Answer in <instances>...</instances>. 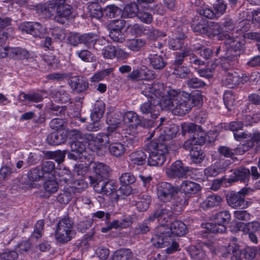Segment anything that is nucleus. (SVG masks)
Listing matches in <instances>:
<instances>
[{
  "label": "nucleus",
  "instance_id": "16",
  "mask_svg": "<svg viewBox=\"0 0 260 260\" xmlns=\"http://www.w3.org/2000/svg\"><path fill=\"white\" fill-rule=\"evenodd\" d=\"M249 189L243 188L237 192H231L226 196L228 205L233 208L245 209L248 207L251 202L245 200V196L248 194Z\"/></svg>",
  "mask_w": 260,
  "mask_h": 260
},
{
  "label": "nucleus",
  "instance_id": "30",
  "mask_svg": "<svg viewBox=\"0 0 260 260\" xmlns=\"http://www.w3.org/2000/svg\"><path fill=\"white\" fill-rule=\"evenodd\" d=\"M222 201V198L220 196L213 194L208 196L201 203V206L204 209L212 208L219 205Z\"/></svg>",
  "mask_w": 260,
  "mask_h": 260
},
{
  "label": "nucleus",
  "instance_id": "31",
  "mask_svg": "<svg viewBox=\"0 0 260 260\" xmlns=\"http://www.w3.org/2000/svg\"><path fill=\"white\" fill-rule=\"evenodd\" d=\"M125 124L132 127H136L141 123L138 115L133 111H127L123 116Z\"/></svg>",
  "mask_w": 260,
  "mask_h": 260
},
{
  "label": "nucleus",
  "instance_id": "64",
  "mask_svg": "<svg viewBox=\"0 0 260 260\" xmlns=\"http://www.w3.org/2000/svg\"><path fill=\"white\" fill-rule=\"evenodd\" d=\"M40 169L45 176V175H48L52 173L55 169V165L52 161H45L43 162Z\"/></svg>",
  "mask_w": 260,
  "mask_h": 260
},
{
  "label": "nucleus",
  "instance_id": "33",
  "mask_svg": "<svg viewBox=\"0 0 260 260\" xmlns=\"http://www.w3.org/2000/svg\"><path fill=\"white\" fill-rule=\"evenodd\" d=\"M54 176H58V180L61 183L63 182L69 185L72 180V176L70 171L67 168H59L55 170Z\"/></svg>",
  "mask_w": 260,
  "mask_h": 260
},
{
  "label": "nucleus",
  "instance_id": "42",
  "mask_svg": "<svg viewBox=\"0 0 260 260\" xmlns=\"http://www.w3.org/2000/svg\"><path fill=\"white\" fill-rule=\"evenodd\" d=\"M146 44L145 40L141 39L128 40L126 42V46L130 50L138 51Z\"/></svg>",
  "mask_w": 260,
  "mask_h": 260
},
{
  "label": "nucleus",
  "instance_id": "21",
  "mask_svg": "<svg viewBox=\"0 0 260 260\" xmlns=\"http://www.w3.org/2000/svg\"><path fill=\"white\" fill-rule=\"evenodd\" d=\"M117 188L116 183L111 181H106L105 180H99L93 185V188L96 192L107 196L114 195Z\"/></svg>",
  "mask_w": 260,
  "mask_h": 260
},
{
  "label": "nucleus",
  "instance_id": "51",
  "mask_svg": "<svg viewBox=\"0 0 260 260\" xmlns=\"http://www.w3.org/2000/svg\"><path fill=\"white\" fill-rule=\"evenodd\" d=\"M150 202V197L146 195H142L136 202V206L139 211H144L148 208Z\"/></svg>",
  "mask_w": 260,
  "mask_h": 260
},
{
  "label": "nucleus",
  "instance_id": "32",
  "mask_svg": "<svg viewBox=\"0 0 260 260\" xmlns=\"http://www.w3.org/2000/svg\"><path fill=\"white\" fill-rule=\"evenodd\" d=\"M178 131L177 125H168L164 127V129L159 135V140L165 141L173 138Z\"/></svg>",
  "mask_w": 260,
  "mask_h": 260
},
{
  "label": "nucleus",
  "instance_id": "55",
  "mask_svg": "<svg viewBox=\"0 0 260 260\" xmlns=\"http://www.w3.org/2000/svg\"><path fill=\"white\" fill-rule=\"evenodd\" d=\"M213 7L216 16L218 17L224 13L226 9V5L223 1L218 0L214 4Z\"/></svg>",
  "mask_w": 260,
  "mask_h": 260
},
{
  "label": "nucleus",
  "instance_id": "23",
  "mask_svg": "<svg viewBox=\"0 0 260 260\" xmlns=\"http://www.w3.org/2000/svg\"><path fill=\"white\" fill-rule=\"evenodd\" d=\"M249 77L245 74L240 77L239 74L235 72H229L226 73L223 79V83L230 88L244 83L248 81Z\"/></svg>",
  "mask_w": 260,
  "mask_h": 260
},
{
  "label": "nucleus",
  "instance_id": "53",
  "mask_svg": "<svg viewBox=\"0 0 260 260\" xmlns=\"http://www.w3.org/2000/svg\"><path fill=\"white\" fill-rule=\"evenodd\" d=\"M141 72L142 75V79L143 80H145V82H143V83L141 85L146 83L151 84L152 87H153L155 84H159V83L153 84L149 81L155 78V75L152 71L150 70L147 68H145L141 69Z\"/></svg>",
  "mask_w": 260,
  "mask_h": 260
},
{
  "label": "nucleus",
  "instance_id": "7",
  "mask_svg": "<svg viewBox=\"0 0 260 260\" xmlns=\"http://www.w3.org/2000/svg\"><path fill=\"white\" fill-rule=\"evenodd\" d=\"M119 128L114 129L108 147L110 153L117 157L123 155L126 151V147L132 146L134 140L132 137L123 136L120 134Z\"/></svg>",
  "mask_w": 260,
  "mask_h": 260
},
{
  "label": "nucleus",
  "instance_id": "41",
  "mask_svg": "<svg viewBox=\"0 0 260 260\" xmlns=\"http://www.w3.org/2000/svg\"><path fill=\"white\" fill-rule=\"evenodd\" d=\"M69 185H70L69 187L74 193L80 192L87 187V184L81 179L73 181L72 179V180L70 181Z\"/></svg>",
  "mask_w": 260,
  "mask_h": 260
},
{
  "label": "nucleus",
  "instance_id": "29",
  "mask_svg": "<svg viewBox=\"0 0 260 260\" xmlns=\"http://www.w3.org/2000/svg\"><path fill=\"white\" fill-rule=\"evenodd\" d=\"M180 190L185 194H193L201 190L200 185L190 181H185L180 185Z\"/></svg>",
  "mask_w": 260,
  "mask_h": 260
},
{
  "label": "nucleus",
  "instance_id": "24",
  "mask_svg": "<svg viewBox=\"0 0 260 260\" xmlns=\"http://www.w3.org/2000/svg\"><path fill=\"white\" fill-rule=\"evenodd\" d=\"M93 171L95 174V178L92 176L88 177L91 184H94L99 180H105L108 177L110 169L109 167L102 162H95L92 166Z\"/></svg>",
  "mask_w": 260,
  "mask_h": 260
},
{
  "label": "nucleus",
  "instance_id": "4",
  "mask_svg": "<svg viewBox=\"0 0 260 260\" xmlns=\"http://www.w3.org/2000/svg\"><path fill=\"white\" fill-rule=\"evenodd\" d=\"M109 126L107 128V133H98L94 135L91 133L85 134V139L88 144L89 148L100 154H103L107 151V145L110 141L111 136L114 129L117 127H122L123 124L119 121L108 120Z\"/></svg>",
  "mask_w": 260,
  "mask_h": 260
},
{
  "label": "nucleus",
  "instance_id": "60",
  "mask_svg": "<svg viewBox=\"0 0 260 260\" xmlns=\"http://www.w3.org/2000/svg\"><path fill=\"white\" fill-rule=\"evenodd\" d=\"M50 31H51V34L55 39L62 41L66 38V32L62 28L55 27L54 28L50 29Z\"/></svg>",
  "mask_w": 260,
  "mask_h": 260
},
{
  "label": "nucleus",
  "instance_id": "5",
  "mask_svg": "<svg viewBox=\"0 0 260 260\" xmlns=\"http://www.w3.org/2000/svg\"><path fill=\"white\" fill-rule=\"evenodd\" d=\"M60 4H63L64 0H59ZM72 7L69 5H60L56 7L53 5H50L47 8L46 5L40 4L37 6V11L38 13L43 15L45 17H50L56 12L54 20L61 24L69 18L71 14Z\"/></svg>",
  "mask_w": 260,
  "mask_h": 260
},
{
  "label": "nucleus",
  "instance_id": "3",
  "mask_svg": "<svg viewBox=\"0 0 260 260\" xmlns=\"http://www.w3.org/2000/svg\"><path fill=\"white\" fill-rule=\"evenodd\" d=\"M152 87L154 95L159 108L164 110H169L175 115L182 114L175 113L178 105L182 103L180 100L181 92L173 89H165L162 84H155Z\"/></svg>",
  "mask_w": 260,
  "mask_h": 260
},
{
  "label": "nucleus",
  "instance_id": "6",
  "mask_svg": "<svg viewBox=\"0 0 260 260\" xmlns=\"http://www.w3.org/2000/svg\"><path fill=\"white\" fill-rule=\"evenodd\" d=\"M186 204H187V201L186 199L179 198V204L172 205L167 204L162 209L156 211L153 215L150 216L148 221H154L156 219L159 223L158 226L163 225L168 226L169 225L168 222L173 213L181 212L183 207Z\"/></svg>",
  "mask_w": 260,
  "mask_h": 260
},
{
  "label": "nucleus",
  "instance_id": "43",
  "mask_svg": "<svg viewBox=\"0 0 260 260\" xmlns=\"http://www.w3.org/2000/svg\"><path fill=\"white\" fill-rule=\"evenodd\" d=\"M70 84L72 89L78 92L85 90L88 86L86 82L80 81L76 77H73L70 79Z\"/></svg>",
  "mask_w": 260,
  "mask_h": 260
},
{
  "label": "nucleus",
  "instance_id": "59",
  "mask_svg": "<svg viewBox=\"0 0 260 260\" xmlns=\"http://www.w3.org/2000/svg\"><path fill=\"white\" fill-rule=\"evenodd\" d=\"M104 12L107 16L112 18L120 14V10L114 5H109L105 8Z\"/></svg>",
  "mask_w": 260,
  "mask_h": 260
},
{
  "label": "nucleus",
  "instance_id": "19",
  "mask_svg": "<svg viewBox=\"0 0 260 260\" xmlns=\"http://www.w3.org/2000/svg\"><path fill=\"white\" fill-rule=\"evenodd\" d=\"M19 28L22 32H25L37 37H41L47 32L46 27L40 23L35 22L22 23L19 25Z\"/></svg>",
  "mask_w": 260,
  "mask_h": 260
},
{
  "label": "nucleus",
  "instance_id": "56",
  "mask_svg": "<svg viewBox=\"0 0 260 260\" xmlns=\"http://www.w3.org/2000/svg\"><path fill=\"white\" fill-rule=\"evenodd\" d=\"M116 47L109 45L102 50L103 57L106 59H112L115 57Z\"/></svg>",
  "mask_w": 260,
  "mask_h": 260
},
{
  "label": "nucleus",
  "instance_id": "34",
  "mask_svg": "<svg viewBox=\"0 0 260 260\" xmlns=\"http://www.w3.org/2000/svg\"><path fill=\"white\" fill-rule=\"evenodd\" d=\"M44 92L43 91L38 92H31L25 93L21 92L19 97L22 101H27L29 102L38 103L43 100Z\"/></svg>",
  "mask_w": 260,
  "mask_h": 260
},
{
  "label": "nucleus",
  "instance_id": "38",
  "mask_svg": "<svg viewBox=\"0 0 260 260\" xmlns=\"http://www.w3.org/2000/svg\"><path fill=\"white\" fill-rule=\"evenodd\" d=\"M146 155L142 150L136 151L129 155V159L132 163L137 165H143L146 162Z\"/></svg>",
  "mask_w": 260,
  "mask_h": 260
},
{
  "label": "nucleus",
  "instance_id": "58",
  "mask_svg": "<svg viewBox=\"0 0 260 260\" xmlns=\"http://www.w3.org/2000/svg\"><path fill=\"white\" fill-rule=\"evenodd\" d=\"M45 177L43 172L39 168H36L30 171L28 174V178L31 181H38L42 177Z\"/></svg>",
  "mask_w": 260,
  "mask_h": 260
},
{
  "label": "nucleus",
  "instance_id": "17",
  "mask_svg": "<svg viewBox=\"0 0 260 260\" xmlns=\"http://www.w3.org/2000/svg\"><path fill=\"white\" fill-rule=\"evenodd\" d=\"M235 232L242 231L249 235V238L251 242L256 244L258 243L257 236L260 233V223L257 221H253L244 223L239 222L236 223V229H232Z\"/></svg>",
  "mask_w": 260,
  "mask_h": 260
},
{
  "label": "nucleus",
  "instance_id": "2",
  "mask_svg": "<svg viewBox=\"0 0 260 260\" xmlns=\"http://www.w3.org/2000/svg\"><path fill=\"white\" fill-rule=\"evenodd\" d=\"M182 133L188 132L189 139L183 144V147L190 150L191 160L196 164L201 163L205 155L200 148L201 145L207 140L206 134L202 131L200 126L192 123H184L181 125Z\"/></svg>",
  "mask_w": 260,
  "mask_h": 260
},
{
  "label": "nucleus",
  "instance_id": "46",
  "mask_svg": "<svg viewBox=\"0 0 260 260\" xmlns=\"http://www.w3.org/2000/svg\"><path fill=\"white\" fill-rule=\"evenodd\" d=\"M90 16L100 19L103 16V13L101 7L95 3L90 4L88 7Z\"/></svg>",
  "mask_w": 260,
  "mask_h": 260
},
{
  "label": "nucleus",
  "instance_id": "26",
  "mask_svg": "<svg viewBox=\"0 0 260 260\" xmlns=\"http://www.w3.org/2000/svg\"><path fill=\"white\" fill-rule=\"evenodd\" d=\"M229 163L226 161L221 160L216 162L204 170L205 175L207 177H214L218 174L224 171Z\"/></svg>",
  "mask_w": 260,
  "mask_h": 260
},
{
  "label": "nucleus",
  "instance_id": "36",
  "mask_svg": "<svg viewBox=\"0 0 260 260\" xmlns=\"http://www.w3.org/2000/svg\"><path fill=\"white\" fill-rule=\"evenodd\" d=\"M119 180L121 184L123 186H125V187L127 188L126 192L125 194H129L131 191V187L129 186V185L135 182V177L130 173H124L121 174L119 178Z\"/></svg>",
  "mask_w": 260,
  "mask_h": 260
},
{
  "label": "nucleus",
  "instance_id": "54",
  "mask_svg": "<svg viewBox=\"0 0 260 260\" xmlns=\"http://www.w3.org/2000/svg\"><path fill=\"white\" fill-rule=\"evenodd\" d=\"M224 103L229 110H231V107L234 105L235 102V96L231 90L226 91L223 97Z\"/></svg>",
  "mask_w": 260,
  "mask_h": 260
},
{
  "label": "nucleus",
  "instance_id": "63",
  "mask_svg": "<svg viewBox=\"0 0 260 260\" xmlns=\"http://www.w3.org/2000/svg\"><path fill=\"white\" fill-rule=\"evenodd\" d=\"M187 86L191 88L202 87L205 86V83L196 77H192L187 80Z\"/></svg>",
  "mask_w": 260,
  "mask_h": 260
},
{
  "label": "nucleus",
  "instance_id": "40",
  "mask_svg": "<svg viewBox=\"0 0 260 260\" xmlns=\"http://www.w3.org/2000/svg\"><path fill=\"white\" fill-rule=\"evenodd\" d=\"M96 36L92 34H84L79 38L80 43L84 44L88 48L94 47L96 40Z\"/></svg>",
  "mask_w": 260,
  "mask_h": 260
},
{
  "label": "nucleus",
  "instance_id": "49",
  "mask_svg": "<svg viewBox=\"0 0 260 260\" xmlns=\"http://www.w3.org/2000/svg\"><path fill=\"white\" fill-rule=\"evenodd\" d=\"M82 60L92 62L95 61V57L92 53L86 49L78 50L75 53Z\"/></svg>",
  "mask_w": 260,
  "mask_h": 260
},
{
  "label": "nucleus",
  "instance_id": "57",
  "mask_svg": "<svg viewBox=\"0 0 260 260\" xmlns=\"http://www.w3.org/2000/svg\"><path fill=\"white\" fill-rule=\"evenodd\" d=\"M183 41L181 38L172 37L168 42V45L173 50H177L182 47Z\"/></svg>",
  "mask_w": 260,
  "mask_h": 260
},
{
  "label": "nucleus",
  "instance_id": "45",
  "mask_svg": "<svg viewBox=\"0 0 260 260\" xmlns=\"http://www.w3.org/2000/svg\"><path fill=\"white\" fill-rule=\"evenodd\" d=\"M73 192L69 187H64L63 190L57 197V201L62 204H68L72 199Z\"/></svg>",
  "mask_w": 260,
  "mask_h": 260
},
{
  "label": "nucleus",
  "instance_id": "50",
  "mask_svg": "<svg viewBox=\"0 0 260 260\" xmlns=\"http://www.w3.org/2000/svg\"><path fill=\"white\" fill-rule=\"evenodd\" d=\"M11 57L16 59H25L29 56L28 52L24 49L20 48H12L10 50Z\"/></svg>",
  "mask_w": 260,
  "mask_h": 260
},
{
  "label": "nucleus",
  "instance_id": "9",
  "mask_svg": "<svg viewBox=\"0 0 260 260\" xmlns=\"http://www.w3.org/2000/svg\"><path fill=\"white\" fill-rule=\"evenodd\" d=\"M147 151L149 153V166H158L164 164L166 160V155L168 151L165 144L153 140L148 145Z\"/></svg>",
  "mask_w": 260,
  "mask_h": 260
},
{
  "label": "nucleus",
  "instance_id": "37",
  "mask_svg": "<svg viewBox=\"0 0 260 260\" xmlns=\"http://www.w3.org/2000/svg\"><path fill=\"white\" fill-rule=\"evenodd\" d=\"M148 60L150 65L155 69H161L166 66V62L161 55L150 54L148 56Z\"/></svg>",
  "mask_w": 260,
  "mask_h": 260
},
{
  "label": "nucleus",
  "instance_id": "61",
  "mask_svg": "<svg viewBox=\"0 0 260 260\" xmlns=\"http://www.w3.org/2000/svg\"><path fill=\"white\" fill-rule=\"evenodd\" d=\"M17 256L16 251L6 250L0 254V260H16Z\"/></svg>",
  "mask_w": 260,
  "mask_h": 260
},
{
  "label": "nucleus",
  "instance_id": "13",
  "mask_svg": "<svg viewBox=\"0 0 260 260\" xmlns=\"http://www.w3.org/2000/svg\"><path fill=\"white\" fill-rule=\"evenodd\" d=\"M72 133L75 140L70 144L72 152L68 155V158L74 160L82 159L83 157L85 158L86 153L84 143H87V141L85 139V135L83 136L79 131L76 129L73 130Z\"/></svg>",
  "mask_w": 260,
  "mask_h": 260
},
{
  "label": "nucleus",
  "instance_id": "18",
  "mask_svg": "<svg viewBox=\"0 0 260 260\" xmlns=\"http://www.w3.org/2000/svg\"><path fill=\"white\" fill-rule=\"evenodd\" d=\"M191 54V51L188 50L187 52L184 51L182 54L176 56L173 64V74L176 77L185 78L190 74L189 69L186 66H182V62L185 56L190 55Z\"/></svg>",
  "mask_w": 260,
  "mask_h": 260
},
{
  "label": "nucleus",
  "instance_id": "10",
  "mask_svg": "<svg viewBox=\"0 0 260 260\" xmlns=\"http://www.w3.org/2000/svg\"><path fill=\"white\" fill-rule=\"evenodd\" d=\"M75 234L73 221L71 218L65 217L58 221L54 236L58 242L64 243L71 240Z\"/></svg>",
  "mask_w": 260,
  "mask_h": 260
},
{
  "label": "nucleus",
  "instance_id": "44",
  "mask_svg": "<svg viewBox=\"0 0 260 260\" xmlns=\"http://www.w3.org/2000/svg\"><path fill=\"white\" fill-rule=\"evenodd\" d=\"M138 12V6L135 3H131L125 7L122 13V16L124 18H133L137 17Z\"/></svg>",
  "mask_w": 260,
  "mask_h": 260
},
{
  "label": "nucleus",
  "instance_id": "52",
  "mask_svg": "<svg viewBox=\"0 0 260 260\" xmlns=\"http://www.w3.org/2000/svg\"><path fill=\"white\" fill-rule=\"evenodd\" d=\"M127 31L133 35L146 34V29L144 26L138 24H130L127 27Z\"/></svg>",
  "mask_w": 260,
  "mask_h": 260
},
{
  "label": "nucleus",
  "instance_id": "14",
  "mask_svg": "<svg viewBox=\"0 0 260 260\" xmlns=\"http://www.w3.org/2000/svg\"><path fill=\"white\" fill-rule=\"evenodd\" d=\"M180 100L181 103L178 105V108L175 110V113L177 112L181 114H185L188 112L193 106L199 105L203 101L202 94L199 91L194 93L191 96L186 92H181Z\"/></svg>",
  "mask_w": 260,
  "mask_h": 260
},
{
  "label": "nucleus",
  "instance_id": "8",
  "mask_svg": "<svg viewBox=\"0 0 260 260\" xmlns=\"http://www.w3.org/2000/svg\"><path fill=\"white\" fill-rule=\"evenodd\" d=\"M142 93L148 97L149 101L142 104L140 106L141 112L145 115H150L155 119L159 114V108L157 104L152 85L147 83H144L140 86Z\"/></svg>",
  "mask_w": 260,
  "mask_h": 260
},
{
  "label": "nucleus",
  "instance_id": "11",
  "mask_svg": "<svg viewBox=\"0 0 260 260\" xmlns=\"http://www.w3.org/2000/svg\"><path fill=\"white\" fill-rule=\"evenodd\" d=\"M231 219V215L229 211H223L217 213L214 217L213 222H207L202 224L205 229V232L222 233L226 231L225 224Z\"/></svg>",
  "mask_w": 260,
  "mask_h": 260
},
{
  "label": "nucleus",
  "instance_id": "22",
  "mask_svg": "<svg viewBox=\"0 0 260 260\" xmlns=\"http://www.w3.org/2000/svg\"><path fill=\"white\" fill-rule=\"evenodd\" d=\"M236 240L233 238L228 246H224L221 249L222 255L226 257L231 255V260H242V252L239 246L235 242Z\"/></svg>",
  "mask_w": 260,
  "mask_h": 260
},
{
  "label": "nucleus",
  "instance_id": "20",
  "mask_svg": "<svg viewBox=\"0 0 260 260\" xmlns=\"http://www.w3.org/2000/svg\"><path fill=\"white\" fill-rule=\"evenodd\" d=\"M233 23L231 19L225 20L222 26L217 23L210 22L208 23L207 36L210 37L215 36L224 32H230L234 29Z\"/></svg>",
  "mask_w": 260,
  "mask_h": 260
},
{
  "label": "nucleus",
  "instance_id": "62",
  "mask_svg": "<svg viewBox=\"0 0 260 260\" xmlns=\"http://www.w3.org/2000/svg\"><path fill=\"white\" fill-rule=\"evenodd\" d=\"M234 216L236 219L243 221L249 220L251 218V215L245 210L234 211Z\"/></svg>",
  "mask_w": 260,
  "mask_h": 260
},
{
  "label": "nucleus",
  "instance_id": "1",
  "mask_svg": "<svg viewBox=\"0 0 260 260\" xmlns=\"http://www.w3.org/2000/svg\"><path fill=\"white\" fill-rule=\"evenodd\" d=\"M187 232V227L183 222L175 220L168 226H157L154 230L152 241L154 246L158 248L169 246L171 242V246L166 249L168 253H171L177 250L178 248V244L173 241V235L182 236Z\"/></svg>",
  "mask_w": 260,
  "mask_h": 260
},
{
  "label": "nucleus",
  "instance_id": "47",
  "mask_svg": "<svg viewBox=\"0 0 260 260\" xmlns=\"http://www.w3.org/2000/svg\"><path fill=\"white\" fill-rule=\"evenodd\" d=\"M132 254L131 251L128 249H120L113 253L112 260H129Z\"/></svg>",
  "mask_w": 260,
  "mask_h": 260
},
{
  "label": "nucleus",
  "instance_id": "39",
  "mask_svg": "<svg viewBox=\"0 0 260 260\" xmlns=\"http://www.w3.org/2000/svg\"><path fill=\"white\" fill-rule=\"evenodd\" d=\"M190 257L195 260H203L205 254L200 245L190 246L188 249Z\"/></svg>",
  "mask_w": 260,
  "mask_h": 260
},
{
  "label": "nucleus",
  "instance_id": "25",
  "mask_svg": "<svg viewBox=\"0 0 260 260\" xmlns=\"http://www.w3.org/2000/svg\"><path fill=\"white\" fill-rule=\"evenodd\" d=\"M43 188L44 197L49 198L56 193L59 189V184L56 176H54L53 178L47 179L43 183Z\"/></svg>",
  "mask_w": 260,
  "mask_h": 260
},
{
  "label": "nucleus",
  "instance_id": "27",
  "mask_svg": "<svg viewBox=\"0 0 260 260\" xmlns=\"http://www.w3.org/2000/svg\"><path fill=\"white\" fill-rule=\"evenodd\" d=\"M188 171V168L183 167L182 162L180 160H177L167 170V173L170 177L182 178Z\"/></svg>",
  "mask_w": 260,
  "mask_h": 260
},
{
  "label": "nucleus",
  "instance_id": "12",
  "mask_svg": "<svg viewBox=\"0 0 260 260\" xmlns=\"http://www.w3.org/2000/svg\"><path fill=\"white\" fill-rule=\"evenodd\" d=\"M157 196L158 199L164 203L170 204H179V199H185L183 195L179 196L174 187L167 182H160L157 185Z\"/></svg>",
  "mask_w": 260,
  "mask_h": 260
},
{
  "label": "nucleus",
  "instance_id": "28",
  "mask_svg": "<svg viewBox=\"0 0 260 260\" xmlns=\"http://www.w3.org/2000/svg\"><path fill=\"white\" fill-rule=\"evenodd\" d=\"M250 176L249 169L241 168L234 171L233 174L231 175L228 179L229 182H234L239 180L245 182Z\"/></svg>",
  "mask_w": 260,
  "mask_h": 260
},
{
  "label": "nucleus",
  "instance_id": "35",
  "mask_svg": "<svg viewBox=\"0 0 260 260\" xmlns=\"http://www.w3.org/2000/svg\"><path fill=\"white\" fill-rule=\"evenodd\" d=\"M66 140V136L61 131L51 133L47 137L46 140L48 144L52 145H58L63 143Z\"/></svg>",
  "mask_w": 260,
  "mask_h": 260
},
{
  "label": "nucleus",
  "instance_id": "15",
  "mask_svg": "<svg viewBox=\"0 0 260 260\" xmlns=\"http://www.w3.org/2000/svg\"><path fill=\"white\" fill-rule=\"evenodd\" d=\"M223 35L225 39L224 47L226 51L223 54H221L222 57L221 59L222 60L224 58L228 62L237 55L236 53L234 54L233 52L241 50L244 45V42L243 39L240 37L234 38L229 34Z\"/></svg>",
  "mask_w": 260,
  "mask_h": 260
},
{
  "label": "nucleus",
  "instance_id": "48",
  "mask_svg": "<svg viewBox=\"0 0 260 260\" xmlns=\"http://www.w3.org/2000/svg\"><path fill=\"white\" fill-rule=\"evenodd\" d=\"M208 23V21L207 20L202 19L198 23L192 24V29L194 32L207 35Z\"/></svg>",
  "mask_w": 260,
  "mask_h": 260
}]
</instances>
